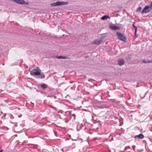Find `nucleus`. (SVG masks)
<instances>
[{
    "instance_id": "f257e3e1",
    "label": "nucleus",
    "mask_w": 152,
    "mask_h": 152,
    "mask_svg": "<svg viewBox=\"0 0 152 152\" xmlns=\"http://www.w3.org/2000/svg\"><path fill=\"white\" fill-rule=\"evenodd\" d=\"M150 6L148 5L146 6L144 8L143 10L141 11V13L142 14L143 13H146L151 11L152 10V2H150Z\"/></svg>"
},
{
    "instance_id": "f03ea898",
    "label": "nucleus",
    "mask_w": 152,
    "mask_h": 152,
    "mask_svg": "<svg viewBox=\"0 0 152 152\" xmlns=\"http://www.w3.org/2000/svg\"><path fill=\"white\" fill-rule=\"evenodd\" d=\"M69 4L68 1L64 2L63 1H58L55 3H53L50 4L51 7H55L56 6H60L61 5H66Z\"/></svg>"
},
{
    "instance_id": "7ed1b4c3",
    "label": "nucleus",
    "mask_w": 152,
    "mask_h": 152,
    "mask_svg": "<svg viewBox=\"0 0 152 152\" xmlns=\"http://www.w3.org/2000/svg\"><path fill=\"white\" fill-rule=\"evenodd\" d=\"M118 39L122 41L125 42L126 41V37L124 36L123 34L120 32L116 33Z\"/></svg>"
},
{
    "instance_id": "20e7f679",
    "label": "nucleus",
    "mask_w": 152,
    "mask_h": 152,
    "mask_svg": "<svg viewBox=\"0 0 152 152\" xmlns=\"http://www.w3.org/2000/svg\"><path fill=\"white\" fill-rule=\"evenodd\" d=\"M12 1L18 4L25 5H28V2L25 1L24 0H12Z\"/></svg>"
},
{
    "instance_id": "39448f33",
    "label": "nucleus",
    "mask_w": 152,
    "mask_h": 152,
    "mask_svg": "<svg viewBox=\"0 0 152 152\" xmlns=\"http://www.w3.org/2000/svg\"><path fill=\"white\" fill-rule=\"evenodd\" d=\"M109 28L110 29L113 30H119L120 28V27L119 26L113 25H110L109 26Z\"/></svg>"
},
{
    "instance_id": "423d86ee",
    "label": "nucleus",
    "mask_w": 152,
    "mask_h": 152,
    "mask_svg": "<svg viewBox=\"0 0 152 152\" xmlns=\"http://www.w3.org/2000/svg\"><path fill=\"white\" fill-rule=\"evenodd\" d=\"M118 64L120 66L124 65L125 63V61L124 59H120L118 60Z\"/></svg>"
},
{
    "instance_id": "0eeeda50",
    "label": "nucleus",
    "mask_w": 152,
    "mask_h": 152,
    "mask_svg": "<svg viewBox=\"0 0 152 152\" xmlns=\"http://www.w3.org/2000/svg\"><path fill=\"white\" fill-rule=\"evenodd\" d=\"M56 58H57L60 59H69V58L65 56H56Z\"/></svg>"
},
{
    "instance_id": "6e6552de",
    "label": "nucleus",
    "mask_w": 152,
    "mask_h": 152,
    "mask_svg": "<svg viewBox=\"0 0 152 152\" xmlns=\"http://www.w3.org/2000/svg\"><path fill=\"white\" fill-rule=\"evenodd\" d=\"M102 40L101 39H96L94 41V42L95 45H99L102 43Z\"/></svg>"
},
{
    "instance_id": "1a4fd4ad",
    "label": "nucleus",
    "mask_w": 152,
    "mask_h": 152,
    "mask_svg": "<svg viewBox=\"0 0 152 152\" xmlns=\"http://www.w3.org/2000/svg\"><path fill=\"white\" fill-rule=\"evenodd\" d=\"M144 137V135L142 134H140L139 135H136L134 136V138H136L137 137L140 139H142Z\"/></svg>"
},
{
    "instance_id": "9d476101",
    "label": "nucleus",
    "mask_w": 152,
    "mask_h": 152,
    "mask_svg": "<svg viewBox=\"0 0 152 152\" xmlns=\"http://www.w3.org/2000/svg\"><path fill=\"white\" fill-rule=\"evenodd\" d=\"M40 87L42 88L45 89L48 86L44 83H43L40 85Z\"/></svg>"
},
{
    "instance_id": "9b49d317",
    "label": "nucleus",
    "mask_w": 152,
    "mask_h": 152,
    "mask_svg": "<svg viewBox=\"0 0 152 152\" xmlns=\"http://www.w3.org/2000/svg\"><path fill=\"white\" fill-rule=\"evenodd\" d=\"M109 18V17L108 16L105 15L101 18V19L102 20H106Z\"/></svg>"
},
{
    "instance_id": "f8f14e48",
    "label": "nucleus",
    "mask_w": 152,
    "mask_h": 152,
    "mask_svg": "<svg viewBox=\"0 0 152 152\" xmlns=\"http://www.w3.org/2000/svg\"><path fill=\"white\" fill-rule=\"evenodd\" d=\"M45 75L43 73L41 74L38 76L37 78L42 79L45 77Z\"/></svg>"
},
{
    "instance_id": "ddd939ff",
    "label": "nucleus",
    "mask_w": 152,
    "mask_h": 152,
    "mask_svg": "<svg viewBox=\"0 0 152 152\" xmlns=\"http://www.w3.org/2000/svg\"><path fill=\"white\" fill-rule=\"evenodd\" d=\"M134 22L132 24V26H133L134 28H135V33H137V28L136 26H135L134 25Z\"/></svg>"
},
{
    "instance_id": "4468645a",
    "label": "nucleus",
    "mask_w": 152,
    "mask_h": 152,
    "mask_svg": "<svg viewBox=\"0 0 152 152\" xmlns=\"http://www.w3.org/2000/svg\"><path fill=\"white\" fill-rule=\"evenodd\" d=\"M34 75H39L40 74V72H39V71H36L34 72Z\"/></svg>"
},
{
    "instance_id": "2eb2a0df",
    "label": "nucleus",
    "mask_w": 152,
    "mask_h": 152,
    "mask_svg": "<svg viewBox=\"0 0 152 152\" xmlns=\"http://www.w3.org/2000/svg\"><path fill=\"white\" fill-rule=\"evenodd\" d=\"M141 9H142V7H139L137 9V10H136V12H141Z\"/></svg>"
},
{
    "instance_id": "dca6fc26",
    "label": "nucleus",
    "mask_w": 152,
    "mask_h": 152,
    "mask_svg": "<svg viewBox=\"0 0 152 152\" xmlns=\"http://www.w3.org/2000/svg\"><path fill=\"white\" fill-rule=\"evenodd\" d=\"M131 58V56L130 55H129L126 57V59L128 60H130Z\"/></svg>"
},
{
    "instance_id": "f3484780",
    "label": "nucleus",
    "mask_w": 152,
    "mask_h": 152,
    "mask_svg": "<svg viewBox=\"0 0 152 152\" xmlns=\"http://www.w3.org/2000/svg\"><path fill=\"white\" fill-rule=\"evenodd\" d=\"M35 70H33L31 71L30 72V74H31V75H34V72H35L34 71Z\"/></svg>"
},
{
    "instance_id": "a211bd4d",
    "label": "nucleus",
    "mask_w": 152,
    "mask_h": 152,
    "mask_svg": "<svg viewBox=\"0 0 152 152\" xmlns=\"http://www.w3.org/2000/svg\"><path fill=\"white\" fill-rule=\"evenodd\" d=\"M152 63V60L147 61V64Z\"/></svg>"
},
{
    "instance_id": "6ab92c4d",
    "label": "nucleus",
    "mask_w": 152,
    "mask_h": 152,
    "mask_svg": "<svg viewBox=\"0 0 152 152\" xmlns=\"http://www.w3.org/2000/svg\"><path fill=\"white\" fill-rule=\"evenodd\" d=\"M142 63L145 64H147V61H146L145 60H142Z\"/></svg>"
},
{
    "instance_id": "aec40b11",
    "label": "nucleus",
    "mask_w": 152,
    "mask_h": 152,
    "mask_svg": "<svg viewBox=\"0 0 152 152\" xmlns=\"http://www.w3.org/2000/svg\"><path fill=\"white\" fill-rule=\"evenodd\" d=\"M119 15V14H116L115 15V17H117Z\"/></svg>"
},
{
    "instance_id": "412c9836",
    "label": "nucleus",
    "mask_w": 152,
    "mask_h": 152,
    "mask_svg": "<svg viewBox=\"0 0 152 152\" xmlns=\"http://www.w3.org/2000/svg\"><path fill=\"white\" fill-rule=\"evenodd\" d=\"M135 38H136L137 37V35L136 33V34H135Z\"/></svg>"
},
{
    "instance_id": "4be33fe9",
    "label": "nucleus",
    "mask_w": 152,
    "mask_h": 152,
    "mask_svg": "<svg viewBox=\"0 0 152 152\" xmlns=\"http://www.w3.org/2000/svg\"><path fill=\"white\" fill-rule=\"evenodd\" d=\"M3 151V150L2 149L0 151V152H2Z\"/></svg>"
},
{
    "instance_id": "5701e85b",
    "label": "nucleus",
    "mask_w": 152,
    "mask_h": 152,
    "mask_svg": "<svg viewBox=\"0 0 152 152\" xmlns=\"http://www.w3.org/2000/svg\"><path fill=\"white\" fill-rule=\"evenodd\" d=\"M12 115H11V116H10V118H12Z\"/></svg>"
},
{
    "instance_id": "b1692460",
    "label": "nucleus",
    "mask_w": 152,
    "mask_h": 152,
    "mask_svg": "<svg viewBox=\"0 0 152 152\" xmlns=\"http://www.w3.org/2000/svg\"><path fill=\"white\" fill-rule=\"evenodd\" d=\"M133 147L134 148L135 147V146L134 145V146H133Z\"/></svg>"
},
{
    "instance_id": "393cba45",
    "label": "nucleus",
    "mask_w": 152,
    "mask_h": 152,
    "mask_svg": "<svg viewBox=\"0 0 152 152\" xmlns=\"http://www.w3.org/2000/svg\"><path fill=\"white\" fill-rule=\"evenodd\" d=\"M37 70H38V69H39V68H38V67H37Z\"/></svg>"
},
{
    "instance_id": "a878e982",
    "label": "nucleus",
    "mask_w": 152,
    "mask_h": 152,
    "mask_svg": "<svg viewBox=\"0 0 152 152\" xmlns=\"http://www.w3.org/2000/svg\"><path fill=\"white\" fill-rule=\"evenodd\" d=\"M52 107L53 108H54V109H55V108H54V107Z\"/></svg>"
}]
</instances>
